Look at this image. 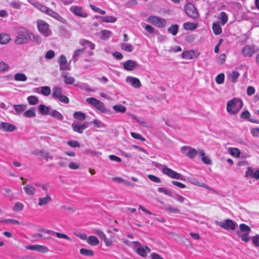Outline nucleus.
<instances>
[{"label": "nucleus", "mask_w": 259, "mask_h": 259, "mask_svg": "<svg viewBox=\"0 0 259 259\" xmlns=\"http://www.w3.org/2000/svg\"><path fill=\"white\" fill-rule=\"evenodd\" d=\"M138 67V63L133 60H127L123 63V67L126 71H133Z\"/></svg>", "instance_id": "obj_11"}, {"label": "nucleus", "mask_w": 259, "mask_h": 259, "mask_svg": "<svg viewBox=\"0 0 259 259\" xmlns=\"http://www.w3.org/2000/svg\"><path fill=\"white\" fill-rule=\"evenodd\" d=\"M83 153L86 155H90L91 156H99L101 155L102 153L98 151H95L90 149H86Z\"/></svg>", "instance_id": "obj_41"}, {"label": "nucleus", "mask_w": 259, "mask_h": 259, "mask_svg": "<svg viewBox=\"0 0 259 259\" xmlns=\"http://www.w3.org/2000/svg\"><path fill=\"white\" fill-rule=\"evenodd\" d=\"M131 135L132 137L135 139L141 140L142 141H145L146 140L145 138L138 133L131 132Z\"/></svg>", "instance_id": "obj_60"}, {"label": "nucleus", "mask_w": 259, "mask_h": 259, "mask_svg": "<svg viewBox=\"0 0 259 259\" xmlns=\"http://www.w3.org/2000/svg\"><path fill=\"white\" fill-rule=\"evenodd\" d=\"M184 28L186 30H192L196 29L197 27V24L194 23L186 22L183 24Z\"/></svg>", "instance_id": "obj_36"}, {"label": "nucleus", "mask_w": 259, "mask_h": 259, "mask_svg": "<svg viewBox=\"0 0 259 259\" xmlns=\"http://www.w3.org/2000/svg\"><path fill=\"white\" fill-rule=\"evenodd\" d=\"M163 174L167 175L172 179L180 180L182 181L185 180V178L181 174L177 172L172 169L165 166L161 170Z\"/></svg>", "instance_id": "obj_5"}, {"label": "nucleus", "mask_w": 259, "mask_h": 259, "mask_svg": "<svg viewBox=\"0 0 259 259\" xmlns=\"http://www.w3.org/2000/svg\"><path fill=\"white\" fill-rule=\"evenodd\" d=\"M67 144L72 148H76L80 147V144L77 141L70 140L67 142Z\"/></svg>", "instance_id": "obj_55"}, {"label": "nucleus", "mask_w": 259, "mask_h": 259, "mask_svg": "<svg viewBox=\"0 0 259 259\" xmlns=\"http://www.w3.org/2000/svg\"><path fill=\"white\" fill-rule=\"evenodd\" d=\"M49 115H50L52 117L55 118L59 121H62L64 119V117L63 115L57 111L56 110H53L51 112L49 113Z\"/></svg>", "instance_id": "obj_30"}, {"label": "nucleus", "mask_w": 259, "mask_h": 259, "mask_svg": "<svg viewBox=\"0 0 259 259\" xmlns=\"http://www.w3.org/2000/svg\"><path fill=\"white\" fill-rule=\"evenodd\" d=\"M243 102L241 100L234 98L228 102L227 104V111L230 114H235L243 106Z\"/></svg>", "instance_id": "obj_2"}, {"label": "nucleus", "mask_w": 259, "mask_h": 259, "mask_svg": "<svg viewBox=\"0 0 259 259\" xmlns=\"http://www.w3.org/2000/svg\"><path fill=\"white\" fill-rule=\"evenodd\" d=\"M16 129L15 125L9 122H2L0 123V130L5 132H12Z\"/></svg>", "instance_id": "obj_14"}, {"label": "nucleus", "mask_w": 259, "mask_h": 259, "mask_svg": "<svg viewBox=\"0 0 259 259\" xmlns=\"http://www.w3.org/2000/svg\"><path fill=\"white\" fill-rule=\"evenodd\" d=\"M178 29L179 26L177 24H173L168 28L167 31L175 36L177 34Z\"/></svg>", "instance_id": "obj_42"}, {"label": "nucleus", "mask_w": 259, "mask_h": 259, "mask_svg": "<svg viewBox=\"0 0 259 259\" xmlns=\"http://www.w3.org/2000/svg\"><path fill=\"white\" fill-rule=\"evenodd\" d=\"M38 110L39 112L43 115H47L50 113L49 107L45 105H39L38 107Z\"/></svg>", "instance_id": "obj_35"}, {"label": "nucleus", "mask_w": 259, "mask_h": 259, "mask_svg": "<svg viewBox=\"0 0 259 259\" xmlns=\"http://www.w3.org/2000/svg\"><path fill=\"white\" fill-rule=\"evenodd\" d=\"M41 231L45 233V234H51L53 236H56L59 238L64 239H66L69 241H71V242L72 241L71 239L68 236H67L66 234L56 232H55V231H52L50 230H45V229L41 230Z\"/></svg>", "instance_id": "obj_12"}, {"label": "nucleus", "mask_w": 259, "mask_h": 259, "mask_svg": "<svg viewBox=\"0 0 259 259\" xmlns=\"http://www.w3.org/2000/svg\"><path fill=\"white\" fill-rule=\"evenodd\" d=\"M16 114H19L23 112L26 108V105L23 104L14 105L13 106Z\"/></svg>", "instance_id": "obj_34"}, {"label": "nucleus", "mask_w": 259, "mask_h": 259, "mask_svg": "<svg viewBox=\"0 0 259 259\" xmlns=\"http://www.w3.org/2000/svg\"><path fill=\"white\" fill-rule=\"evenodd\" d=\"M165 209L170 213H179L180 211L179 208L172 207L170 205H166L165 207Z\"/></svg>", "instance_id": "obj_49"}, {"label": "nucleus", "mask_w": 259, "mask_h": 259, "mask_svg": "<svg viewBox=\"0 0 259 259\" xmlns=\"http://www.w3.org/2000/svg\"><path fill=\"white\" fill-rule=\"evenodd\" d=\"M11 40L10 35L6 33H0V44L5 45Z\"/></svg>", "instance_id": "obj_31"}, {"label": "nucleus", "mask_w": 259, "mask_h": 259, "mask_svg": "<svg viewBox=\"0 0 259 259\" xmlns=\"http://www.w3.org/2000/svg\"><path fill=\"white\" fill-rule=\"evenodd\" d=\"M245 176L246 178H251L259 180V170L254 171L252 168L248 167L245 172Z\"/></svg>", "instance_id": "obj_16"}, {"label": "nucleus", "mask_w": 259, "mask_h": 259, "mask_svg": "<svg viewBox=\"0 0 259 259\" xmlns=\"http://www.w3.org/2000/svg\"><path fill=\"white\" fill-rule=\"evenodd\" d=\"M51 89L48 86H44L41 88V93L44 95L48 96L51 94Z\"/></svg>", "instance_id": "obj_53"}, {"label": "nucleus", "mask_w": 259, "mask_h": 259, "mask_svg": "<svg viewBox=\"0 0 259 259\" xmlns=\"http://www.w3.org/2000/svg\"><path fill=\"white\" fill-rule=\"evenodd\" d=\"M100 19L106 23H114L116 21V18L111 16L101 17Z\"/></svg>", "instance_id": "obj_40"}, {"label": "nucleus", "mask_w": 259, "mask_h": 259, "mask_svg": "<svg viewBox=\"0 0 259 259\" xmlns=\"http://www.w3.org/2000/svg\"><path fill=\"white\" fill-rule=\"evenodd\" d=\"M9 69V66L8 64L4 62H0V73H3L6 71H7Z\"/></svg>", "instance_id": "obj_54"}, {"label": "nucleus", "mask_w": 259, "mask_h": 259, "mask_svg": "<svg viewBox=\"0 0 259 259\" xmlns=\"http://www.w3.org/2000/svg\"><path fill=\"white\" fill-rule=\"evenodd\" d=\"M188 150L187 153V157L190 158H194L196 156L197 154H198V151L195 149L189 146H183L182 150Z\"/></svg>", "instance_id": "obj_19"}, {"label": "nucleus", "mask_w": 259, "mask_h": 259, "mask_svg": "<svg viewBox=\"0 0 259 259\" xmlns=\"http://www.w3.org/2000/svg\"><path fill=\"white\" fill-rule=\"evenodd\" d=\"M79 251L80 254L86 256H93L94 254L93 250L84 248L80 249Z\"/></svg>", "instance_id": "obj_38"}, {"label": "nucleus", "mask_w": 259, "mask_h": 259, "mask_svg": "<svg viewBox=\"0 0 259 259\" xmlns=\"http://www.w3.org/2000/svg\"><path fill=\"white\" fill-rule=\"evenodd\" d=\"M37 27L39 31L45 37L49 36L51 34V31L49 29L48 24L43 21L38 20L37 21Z\"/></svg>", "instance_id": "obj_6"}, {"label": "nucleus", "mask_w": 259, "mask_h": 259, "mask_svg": "<svg viewBox=\"0 0 259 259\" xmlns=\"http://www.w3.org/2000/svg\"><path fill=\"white\" fill-rule=\"evenodd\" d=\"M58 62L61 70H68L70 69L69 66L66 65L67 63V59L65 56L61 55Z\"/></svg>", "instance_id": "obj_20"}, {"label": "nucleus", "mask_w": 259, "mask_h": 259, "mask_svg": "<svg viewBox=\"0 0 259 259\" xmlns=\"http://www.w3.org/2000/svg\"><path fill=\"white\" fill-rule=\"evenodd\" d=\"M252 241L253 244L259 247V235H256L252 237Z\"/></svg>", "instance_id": "obj_64"}, {"label": "nucleus", "mask_w": 259, "mask_h": 259, "mask_svg": "<svg viewBox=\"0 0 259 259\" xmlns=\"http://www.w3.org/2000/svg\"><path fill=\"white\" fill-rule=\"evenodd\" d=\"M219 19L223 25L226 23L228 21V16L225 12H221L220 13Z\"/></svg>", "instance_id": "obj_47"}, {"label": "nucleus", "mask_w": 259, "mask_h": 259, "mask_svg": "<svg viewBox=\"0 0 259 259\" xmlns=\"http://www.w3.org/2000/svg\"><path fill=\"white\" fill-rule=\"evenodd\" d=\"M62 76L64 78V82L67 84H72L75 81L73 77L67 75V73L63 72Z\"/></svg>", "instance_id": "obj_29"}, {"label": "nucleus", "mask_w": 259, "mask_h": 259, "mask_svg": "<svg viewBox=\"0 0 259 259\" xmlns=\"http://www.w3.org/2000/svg\"><path fill=\"white\" fill-rule=\"evenodd\" d=\"M151 249L147 246H140L137 249V253L140 256L146 257Z\"/></svg>", "instance_id": "obj_18"}, {"label": "nucleus", "mask_w": 259, "mask_h": 259, "mask_svg": "<svg viewBox=\"0 0 259 259\" xmlns=\"http://www.w3.org/2000/svg\"><path fill=\"white\" fill-rule=\"evenodd\" d=\"M57 100L64 104H68L69 102L68 98L64 95H61Z\"/></svg>", "instance_id": "obj_63"}, {"label": "nucleus", "mask_w": 259, "mask_h": 259, "mask_svg": "<svg viewBox=\"0 0 259 259\" xmlns=\"http://www.w3.org/2000/svg\"><path fill=\"white\" fill-rule=\"evenodd\" d=\"M111 33V32L110 30H106V29L101 30L100 32V34H101L100 37L102 39H104V40L107 39L109 37Z\"/></svg>", "instance_id": "obj_45"}, {"label": "nucleus", "mask_w": 259, "mask_h": 259, "mask_svg": "<svg viewBox=\"0 0 259 259\" xmlns=\"http://www.w3.org/2000/svg\"><path fill=\"white\" fill-rule=\"evenodd\" d=\"M198 154L202 157L201 160L203 161V162L208 165L211 164L212 162L211 159L208 156H206L205 155V152L203 150L199 149L198 150Z\"/></svg>", "instance_id": "obj_24"}, {"label": "nucleus", "mask_w": 259, "mask_h": 259, "mask_svg": "<svg viewBox=\"0 0 259 259\" xmlns=\"http://www.w3.org/2000/svg\"><path fill=\"white\" fill-rule=\"evenodd\" d=\"M62 90L60 87H55L53 89L52 97L53 99H57L62 95Z\"/></svg>", "instance_id": "obj_25"}, {"label": "nucleus", "mask_w": 259, "mask_h": 259, "mask_svg": "<svg viewBox=\"0 0 259 259\" xmlns=\"http://www.w3.org/2000/svg\"><path fill=\"white\" fill-rule=\"evenodd\" d=\"M125 81L135 88L138 89L141 87V82L138 78L127 76L125 79Z\"/></svg>", "instance_id": "obj_15"}, {"label": "nucleus", "mask_w": 259, "mask_h": 259, "mask_svg": "<svg viewBox=\"0 0 259 259\" xmlns=\"http://www.w3.org/2000/svg\"><path fill=\"white\" fill-rule=\"evenodd\" d=\"M87 242L88 244L92 246L97 245L99 244V239L95 236H89L87 238Z\"/></svg>", "instance_id": "obj_28"}, {"label": "nucleus", "mask_w": 259, "mask_h": 259, "mask_svg": "<svg viewBox=\"0 0 259 259\" xmlns=\"http://www.w3.org/2000/svg\"><path fill=\"white\" fill-rule=\"evenodd\" d=\"M25 193L28 195H33L36 192V189L31 185L27 184L23 187Z\"/></svg>", "instance_id": "obj_22"}, {"label": "nucleus", "mask_w": 259, "mask_h": 259, "mask_svg": "<svg viewBox=\"0 0 259 259\" xmlns=\"http://www.w3.org/2000/svg\"><path fill=\"white\" fill-rule=\"evenodd\" d=\"M29 40L35 42L37 44H39L41 42V38L38 35H34L32 33L29 34Z\"/></svg>", "instance_id": "obj_43"}, {"label": "nucleus", "mask_w": 259, "mask_h": 259, "mask_svg": "<svg viewBox=\"0 0 259 259\" xmlns=\"http://www.w3.org/2000/svg\"><path fill=\"white\" fill-rule=\"evenodd\" d=\"M52 200V198L50 195H47L44 197H40L38 198V205L41 206L42 205L48 204Z\"/></svg>", "instance_id": "obj_23"}, {"label": "nucleus", "mask_w": 259, "mask_h": 259, "mask_svg": "<svg viewBox=\"0 0 259 259\" xmlns=\"http://www.w3.org/2000/svg\"><path fill=\"white\" fill-rule=\"evenodd\" d=\"M186 14L191 18L195 19L198 17V13L193 4L188 3L185 6Z\"/></svg>", "instance_id": "obj_7"}, {"label": "nucleus", "mask_w": 259, "mask_h": 259, "mask_svg": "<svg viewBox=\"0 0 259 259\" xmlns=\"http://www.w3.org/2000/svg\"><path fill=\"white\" fill-rule=\"evenodd\" d=\"M24 116L25 117H28V118L35 117L36 116V114H35L34 108H32L30 109L29 110L26 111L24 113Z\"/></svg>", "instance_id": "obj_46"}, {"label": "nucleus", "mask_w": 259, "mask_h": 259, "mask_svg": "<svg viewBox=\"0 0 259 259\" xmlns=\"http://www.w3.org/2000/svg\"><path fill=\"white\" fill-rule=\"evenodd\" d=\"M216 224L227 230L229 229L234 230L237 225L236 223L230 219H227L224 222L217 221Z\"/></svg>", "instance_id": "obj_8"}, {"label": "nucleus", "mask_w": 259, "mask_h": 259, "mask_svg": "<svg viewBox=\"0 0 259 259\" xmlns=\"http://www.w3.org/2000/svg\"><path fill=\"white\" fill-rule=\"evenodd\" d=\"M88 125L89 123L87 122L84 123L82 124H75L73 123L72 124L71 126L74 132L81 134L83 133V131L87 128Z\"/></svg>", "instance_id": "obj_17"}, {"label": "nucleus", "mask_w": 259, "mask_h": 259, "mask_svg": "<svg viewBox=\"0 0 259 259\" xmlns=\"http://www.w3.org/2000/svg\"><path fill=\"white\" fill-rule=\"evenodd\" d=\"M14 78L17 81H26L27 77L23 73H17L14 75Z\"/></svg>", "instance_id": "obj_32"}, {"label": "nucleus", "mask_w": 259, "mask_h": 259, "mask_svg": "<svg viewBox=\"0 0 259 259\" xmlns=\"http://www.w3.org/2000/svg\"><path fill=\"white\" fill-rule=\"evenodd\" d=\"M27 101L30 105H36L38 102V99L37 97L35 96H30L27 97Z\"/></svg>", "instance_id": "obj_44"}, {"label": "nucleus", "mask_w": 259, "mask_h": 259, "mask_svg": "<svg viewBox=\"0 0 259 259\" xmlns=\"http://www.w3.org/2000/svg\"><path fill=\"white\" fill-rule=\"evenodd\" d=\"M224 79H225V75L224 73H220L216 76L215 80L216 82L218 84H221L224 82Z\"/></svg>", "instance_id": "obj_51"}, {"label": "nucleus", "mask_w": 259, "mask_h": 259, "mask_svg": "<svg viewBox=\"0 0 259 259\" xmlns=\"http://www.w3.org/2000/svg\"><path fill=\"white\" fill-rule=\"evenodd\" d=\"M157 190L159 192L163 193L166 195L169 196H171V192L164 187H159L158 188Z\"/></svg>", "instance_id": "obj_61"}, {"label": "nucleus", "mask_w": 259, "mask_h": 259, "mask_svg": "<svg viewBox=\"0 0 259 259\" xmlns=\"http://www.w3.org/2000/svg\"><path fill=\"white\" fill-rule=\"evenodd\" d=\"M23 204L21 202H18L15 204L13 209L15 211H21L23 209Z\"/></svg>", "instance_id": "obj_62"}, {"label": "nucleus", "mask_w": 259, "mask_h": 259, "mask_svg": "<svg viewBox=\"0 0 259 259\" xmlns=\"http://www.w3.org/2000/svg\"><path fill=\"white\" fill-rule=\"evenodd\" d=\"M94 232L95 234L98 235L102 239H103L104 241L106 239V236L105 233L98 229H94Z\"/></svg>", "instance_id": "obj_56"}, {"label": "nucleus", "mask_w": 259, "mask_h": 259, "mask_svg": "<svg viewBox=\"0 0 259 259\" xmlns=\"http://www.w3.org/2000/svg\"><path fill=\"white\" fill-rule=\"evenodd\" d=\"M148 20L149 22L159 28L164 27L166 24L165 19L157 16H150Z\"/></svg>", "instance_id": "obj_9"}, {"label": "nucleus", "mask_w": 259, "mask_h": 259, "mask_svg": "<svg viewBox=\"0 0 259 259\" xmlns=\"http://www.w3.org/2000/svg\"><path fill=\"white\" fill-rule=\"evenodd\" d=\"M48 15L49 16L54 18L55 19H57V20L59 21L60 22H62V23H66V20L62 18L60 15H59L58 13L54 11L53 10L49 9L48 12L47 13Z\"/></svg>", "instance_id": "obj_21"}, {"label": "nucleus", "mask_w": 259, "mask_h": 259, "mask_svg": "<svg viewBox=\"0 0 259 259\" xmlns=\"http://www.w3.org/2000/svg\"><path fill=\"white\" fill-rule=\"evenodd\" d=\"M113 109L116 113H124L125 112L126 108L121 104H117L113 106Z\"/></svg>", "instance_id": "obj_33"}, {"label": "nucleus", "mask_w": 259, "mask_h": 259, "mask_svg": "<svg viewBox=\"0 0 259 259\" xmlns=\"http://www.w3.org/2000/svg\"><path fill=\"white\" fill-rule=\"evenodd\" d=\"M41 156L46 161H48L49 159L52 160L54 158V156L47 151H42Z\"/></svg>", "instance_id": "obj_50"}, {"label": "nucleus", "mask_w": 259, "mask_h": 259, "mask_svg": "<svg viewBox=\"0 0 259 259\" xmlns=\"http://www.w3.org/2000/svg\"><path fill=\"white\" fill-rule=\"evenodd\" d=\"M94 232L95 234L98 235L102 239H103L104 241L106 239V236L105 233L98 229H94Z\"/></svg>", "instance_id": "obj_57"}, {"label": "nucleus", "mask_w": 259, "mask_h": 259, "mask_svg": "<svg viewBox=\"0 0 259 259\" xmlns=\"http://www.w3.org/2000/svg\"><path fill=\"white\" fill-rule=\"evenodd\" d=\"M230 154L235 157H238L239 156L240 151L237 148H231L229 150Z\"/></svg>", "instance_id": "obj_52"}, {"label": "nucleus", "mask_w": 259, "mask_h": 259, "mask_svg": "<svg viewBox=\"0 0 259 259\" xmlns=\"http://www.w3.org/2000/svg\"><path fill=\"white\" fill-rule=\"evenodd\" d=\"M251 229L248 226L244 224H241L239 225V230L237 231L236 233L242 241L247 242L250 239L249 235Z\"/></svg>", "instance_id": "obj_4"}, {"label": "nucleus", "mask_w": 259, "mask_h": 259, "mask_svg": "<svg viewBox=\"0 0 259 259\" xmlns=\"http://www.w3.org/2000/svg\"><path fill=\"white\" fill-rule=\"evenodd\" d=\"M85 101L102 113H109L110 112V110L106 108L105 104L102 102L95 98H88Z\"/></svg>", "instance_id": "obj_3"}, {"label": "nucleus", "mask_w": 259, "mask_h": 259, "mask_svg": "<svg viewBox=\"0 0 259 259\" xmlns=\"http://www.w3.org/2000/svg\"><path fill=\"white\" fill-rule=\"evenodd\" d=\"M195 55V52L194 50H191L183 52L182 54V57L185 59H192L194 58Z\"/></svg>", "instance_id": "obj_27"}, {"label": "nucleus", "mask_w": 259, "mask_h": 259, "mask_svg": "<svg viewBox=\"0 0 259 259\" xmlns=\"http://www.w3.org/2000/svg\"><path fill=\"white\" fill-rule=\"evenodd\" d=\"M35 7L40 11L46 14L49 9V8H48L46 6L38 3L35 4Z\"/></svg>", "instance_id": "obj_58"}, {"label": "nucleus", "mask_w": 259, "mask_h": 259, "mask_svg": "<svg viewBox=\"0 0 259 259\" xmlns=\"http://www.w3.org/2000/svg\"><path fill=\"white\" fill-rule=\"evenodd\" d=\"M121 49L127 52H132L134 50V46L129 44H121Z\"/></svg>", "instance_id": "obj_39"}, {"label": "nucleus", "mask_w": 259, "mask_h": 259, "mask_svg": "<svg viewBox=\"0 0 259 259\" xmlns=\"http://www.w3.org/2000/svg\"><path fill=\"white\" fill-rule=\"evenodd\" d=\"M256 52L254 45H246L242 50V53L245 57H251Z\"/></svg>", "instance_id": "obj_10"}, {"label": "nucleus", "mask_w": 259, "mask_h": 259, "mask_svg": "<svg viewBox=\"0 0 259 259\" xmlns=\"http://www.w3.org/2000/svg\"><path fill=\"white\" fill-rule=\"evenodd\" d=\"M30 32L23 27L18 28L16 31L15 42L17 45L25 44L29 40Z\"/></svg>", "instance_id": "obj_1"}, {"label": "nucleus", "mask_w": 259, "mask_h": 259, "mask_svg": "<svg viewBox=\"0 0 259 259\" xmlns=\"http://www.w3.org/2000/svg\"><path fill=\"white\" fill-rule=\"evenodd\" d=\"M73 117L74 118L79 120H83L85 119V114L81 112H74L73 114Z\"/></svg>", "instance_id": "obj_48"}, {"label": "nucleus", "mask_w": 259, "mask_h": 259, "mask_svg": "<svg viewBox=\"0 0 259 259\" xmlns=\"http://www.w3.org/2000/svg\"><path fill=\"white\" fill-rule=\"evenodd\" d=\"M70 11L74 15L82 18H86L88 15L86 13L82 11V7L73 6L70 8Z\"/></svg>", "instance_id": "obj_13"}, {"label": "nucleus", "mask_w": 259, "mask_h": 259, "mask_svg": "<svg viewBox=\"0 0 259 259\" xmlns=\"http://www.w3.org/2000/svg\"><path fill=\"white\" fill-rule=\"evenodd\" d=\"M212 29L214 33L219 35L222 33V30L218 22L214 23L212 24Z\"/></svg>", "instance_id": "obj_37"}, {"label": "nucleus", "mask_w": 259, "mask_h": 259, "mask_svg": "<svg viewBox=\"0 0 259 259\" xmlns=\"http://www.w3.org/2000/svg\"><path fill=\"white\" fill-rule=\"evenodd\" d=\"M239 76L237 71H233L228 74V79L233 83H235Z\"/></svg>", "instance_id": "obj_26"}, {"label": "nucleus", "mask_w": 259, "mask_h": 259, "mask_svg": "<svg viewBox=\"0 0 259 259\" xmlns=\"http://www.w3.org/2000/svg\"><path fill=\"white\" fill-rule=\"evenodd\" d=\"M58 159L61 160L59 162L58 164L60 167H65L67 166V162H65V160H67V158H63L61 156H59L58 157Z\"/></svg>", "instance_id": "obj_59"}]
</instances>
